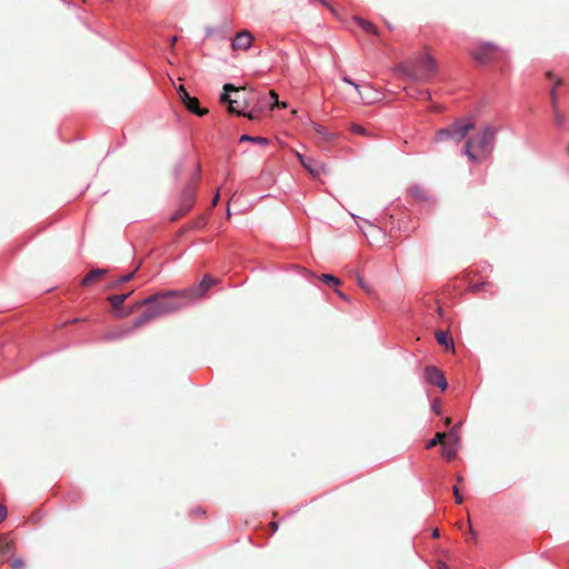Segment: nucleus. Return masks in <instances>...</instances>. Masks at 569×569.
<instances>
[{
	"mask_svg": "<svg viewBox=\"0 0 569 569\" xmlns=\"http://www.w3.org/2000/svg\"><path fill=\"white\" fill-rule=\"evenodd\" d=\"M452 490H453V495H455V500H456V502H457V503H461V502H462V500H463V498H462V496H461V493H460V491H459L458 487H457V486H453Z\"/></svg>",
	"mask_w": 569,
	"mask_h": 569,
	"instance_id": "cd10ccee",
	"label": "nucleus"
},
{
	"mask_svg": "<svg viewBox=\"0 0 569 569\" xmlns=\"http://www.w3.org/2000/svg\"><path fill=\"white\" fill-rule=\"evenodd\" d=\"M23 563L24 562H23V560L21 558H16V559L12 560L11 567H12V569H20V568L23 567Z\"/></svg>",
	"mask_w": 569,
	"mask_h": 569,
	"instance_id": "c85d7f7f",
	"label": "nucleus"
},
{
	"mask_svg": "<svg viewBox=\"0 0 569 569\" xmlns=\"http://www.w3.org/2000/svg\"><path fill=\"white\" fill-rule=\"evenodd\" d=\"M436 338H437V341H438L441 346L446 347L447 349H448L449 347H452V348H453V341H452V339L448 336V333H447V332H445V331H438V332L436 333Z\"/></svg>",
	"mask_w": 569,
	"mask_h": 569,
	"instance_id": "6ab92c4d",
	"label": "nucleus"
},
{
	"mask_svg": "<svg viewBox=\"0 0 569 569\" xmlns=\"http://www.w3.org/2000/svg\"><path fill=\"white\" fill-rule=\"evenodd\" d=\"M188 211H182V204L179 203V207L178 209L172 213V216L170 217V220L171 221H177L179 220L181 217H183Z\"/></svg>",
	"mask_w": 569,
	"mask_h": 569,
	"instance_id": "a878e982",
	"label": "nucleus"
},
{
	"mask_svg": "<svg viewBox=\"0 0 569 569\" xmlns=\"http://www.w3.org/2000/svg\"><path fill=\"white\" fill-rule=\"evenodd\" d=\"M199 170H200V166L198 164L197 167V173L194 174L193 178H191V180L189 181V183L184 187L182 193H181V198H180V201L179 203L182 204V211H189L193 203H194V198H196V192H197V184H198V181H199Z\"/></svg>",
	"mask_w": 569,
	"mask_h": 569,
	"instance_id": "39448f33",
	"label": "nucleus"
},
{
	"mask_svg": "<svg viewBox=\"0 0 569 569\" xmlns=\"http://www.w3.org/2000/svg\"><path fill=\"white\" fill-rule=\"evenodd\" d=\"M302 166L313 176H318L320 173V170L312 158L307 157V161H305Z\"/></svg>",
	"mask_w": 569,
	"mask_h": 569,
	"instance_id": "aec40b11",
	"label": "nucleus"
},
{
	"mask_svg": "<svg viewBox=\"0 0 569 569\" xmlns=\"http://www.w3.org/2000/svg\"><path fill=\"white\" fill-rule=\"evenodd\" d=\"M176 41H177V37L176 36L170 39L171 44H174Z\"/></svg>",
	"mask_w": 569,
	"mask_h": 569,
	"instance_id": "a19ab883",
	"label": "nucleus"
},
{
	"mask_svg": "<svg viewBox=\"0 0 569 569\" xmlns=\"http://www.w3.org/2000/svg\"><path fill=\"white\" fill-rule=\"evenodd\" d=\"M134 272L136 271H132V272H129V273H127L124 276L119 277L120 278V282L126 283L129 280H131L133 278Z\"/></svg>",
	"mask_w": 569,
	"mask_h": 569,
	"instance_id": "7c9ffc66",
	"label": "nucleus"
},
{
	"mask_svg": "<svg viewBox=\"0 0 569 569\" xmlns=\"http://www.w3.org/2000/svg\"><path fill=\"white\" fill-rule=\"evenodd\" d=\"M320 3H322L323 6H328V1L327 0H318Z\"/></svg>",
	"mask_w": 569,
	"mask_h": 569,
	"instance_id": "c03bdc74",
	"label": "nucleus"
},
{
	"mask_svg": "<svg viewBox=\"0 0 569 569\" xmlns=\"http://www.w3.org/2000/svg\"><path fill=\"white\" fill-rule=\"evenodd\" d=\"M336 292H337L341 298L346 299L345 295H343L341 291L336 290Z\"/></svg>",
	"mask_w": 569,
	"mask_h": 569,
	"instance_id": "79ce46f5",
	"label": "nucleus"
},
{
	"mask_svg": "<svg viewBox=\"0 0 569 569\" xmlns=\"http://www.w3.org/2000/svg\"><path fill=\"white\" fill-rule=\"evenodd\" d=\"M320 279L323 283L329 286H339L341 283V281L337 277L329 273H323Z\"/></svg>",
	"mask_w": 569,
	"mask_h": 569,
	"instance_id": "5701e85b",
	"label": "nucleus"
},
{
	"mask_svg": "<svg viewBox=\"0 0 569 569\" xmlns=\"http://www.w3.org/2000/svg\"><path fill=\"white\" fill-rule=\"evenodd\" d=\"M446 438H448V435L446 433H437L432 439H430L427 445H426V448L427 449H431L433 447H436L438 443H443V441L446 440Z\"/></svg>",
	"mask_w": 569,
	"mask_h": 569,
	"instance_id": "412c9836",
	"label": "nucleus"
},
{
	"mask_svg": "<svg viewBox=\"0 0 569 569\" xmlns=\"http://www.w3.org/2000/svg\"><path fill=\"white\" fill-rule=\"evenodd\" d=\"M132 293V291L122 293V295H112L108 297V301L112 306L113 309H120L122 303L128 299V297Z\"/></svg>",
	"mask_w": 569,
	"mask_h": 569,
	"instance_id": "f3484780",
	"label": "nucleus"
},
{
	"mask_svg": "<svg viewBox=\"0 0 569 569\" xmlns=\"http://www.w3.org/2000/svg\"><path fill=\"white\" fill-rule=\"evenodd\" d=\"M560 84H561V80L558 79L555 83V87L550 91V100H551V104H552L555 122L558 127H561L565 122V118L558 109V97L556 93V88Z\"/></svg>",
	"mask_w": 569,
	"mask_h": 569,
	"instance_id": "f8f14e48",
	"label": "nucleus"
},
{
	"mask_svg": "<svg viewBox=\"0 0 569 569\" xmlns=\"http://www.w3.org/2000/svg\"><path fill=\"white\" fill-rule=\"evenodd\" d=\"M174 297H179L178 291H167L164 293L150 296L140 301L137 307L148 306V309L134 320L132 329L139 328L156 318L181 309L184 306V302L171 300V298Z\"/></svg>",
	"mask_w": 569,
	"mask_h": 569,
	"instance_id": "f03ea898",
	"label": "nucleus"
},
{
	"mask_svg": "<svg viewBox=\"0 0 569 569\" xmlns=\"http://www.w3.org/2000/svg\"><path fill=\"white\" fill-rule=\"evenodd\" d=\"M7 508L4 506H0V522H2L7 517Z\"/></svg>",
	"mask_w": 569,
	"mask_h": 569,
	"instance_id": "72a5a7b5",
	"label": "nucleus"
},
{
	"mask_svg": "<svg viewBox=\"0 0 569 569\" xmlns=\"http://www.w3.org/2000/svg\"><path fill=\"white\" fill-rule=\"evenodd\" d=\"M439 536H440L439 530H438V529H435V530L432 531V537H433V538H439Z\"/></svg>",
	"mask_w": 569,
	"mask_h": 569,
	"instance_id": "ea45409f",
	"label": "nucleus"
},
{
	"mask_svg": "<svg viewBox=\"0 0 569 569\" xmlns=\"http://www.w3.org/2000/svg\"><path fill=\"white\" fill-rule=\"evenodd\" d=\"M355 21L357 22V24L366 32L368 33H372V34H377V29L376 27L368 20H365L360 17H356L355 18Z\"/></svg>",
	"mask_w": 569,
	"mask_h": 569,
	"instance_id": "a211bd4d",
	"label": "nucleus"
},
{
	"mask_svg": "<svg viewBox=\"0 0 569 569\" xmlns=\"http://www.w3.org/2000/svg\"><path fill=\"white\" fill-rule=\"evenodd\" d=\"M216 280L210 276H204L197 288H190L188 290L179 292V297L183 299L184 305L188 301L194 300L204 295V292L214 284Z\"/></svg>",
	"mask_w": 569,
	"mask_h": 569,
	"instance_id": "423d86ee",
	"label": "nucleus"
},
{
	"mask_svg": "<svg viewBox=\"0 0 569 569\" xmlns=\"http://www.w3.org/2000/svg\"><path fill=\"white\" fill-rule=\"evenodd\" d=\"M132 329H128V330H123V331H119V332H111L107 336V339H118V338H121V337H124L127 336Z\"/></svg>",
	"mask_w": 569,
	"mask_h": 569,
	"instance_id": "bb28decb",
	"label": "nucleus"
},
{
	"mask_svg": "<svg viewBox=\"0 0 569 569\" xmlns=\"http://www.w3.org/2000/svg\"><path fill=\"white\" fill-rule=\"evenodd\" d=\"M432 410L437 413H439V405L438 403H433L432 405Z\"/></svg>",
	"mask_w": 569,
	"mask_h": 569,
	"instance_id": "58836bf2",
	"label": "nucleus"
},
{
	"mask_svg": "<svg viewBox=\"0 0 569 569\" xmlns=\"http://www.w3.org/2000/svg\"><path fill=\"white\" fill-rule=\"evenodd\" d=\"M342 81H343V82H346V83H348V84H350V86H352V87L357 90V92H358V94H359V98H360L365 103H370V102H371L368 98H366V97L363 96V93H362V91H361V89L371 90V87H370V86H363V87H361L360 84H358V83L353 82V81H352L349 77H347V76H343V77H342Z\"/></svg>",
	"mask_w": 569,
	"mask_h": 569,
	"instance_id": "2eb2a0df",
	"label": "nucleus"
},
{
	"mask_svg": "<svg viewBox=\"0 0 569 569\" xmlns=\"http://www.w3.org/2000/svg\"><path fill=\"white\" fill-rule=\"evenodd\" d=\"M487 283L482 282V283H477L475 286H472V290L473 291H479L482 287H485Z\"/></svg>",
	"mask_w": 569,
	"mask_h": 569,
	"instance_id": "f704fd0d",
	"label": "nucleus"
},
{
	"mask_svg": "<svg viewBox=\"0 0 569 569\" xmlns=\"http://www.w3.org/2000/svg\"><path fill=\"white\" fill-rule=\"evenodd\" d=\"M270 528L272 530V533H274L278 530V523L277 522H270Z\"/></svg>",
	"mask_w": 569,
	"mask_h": 569,
	"instance_id": "e433bc0d",
	"label": "nucleus"
},
{
	"mask_svg": "<svg viewBox=\"0 0 569 569\" xmlns=\"http://www.w3.org/2000/svg\"><path fill=\"white\" fill-rule=\"evenodd\" d=\"M12 542L7 539H0V551L7 553L11 550Z\"/></svg>",
	"mask_w": 569,
	"mask_h": 569,
	"instance_id": "b1692460",
	"label": "nucleus"
},
{
	"mask_svg": "<svg viewBox=\"0 0 569 569\" xmlns=\"http://www.w3.org/2000/svg\"><path fill=\"white\" fill-rule=\"evenodd\" d=\"M425 379L429 385L437 386L441 390H446L447 388V381L443 373L433 366L426 367Z\"/></svg>",
	"mask_w": 569,
	"mask_h": 569,
	"instance_id": "9d476101",
	"label": "nucleus"
},
{
	"mask_svg": "<svg viewBox=\"0 0 569 569\" xmlns=\"http://www.w3.org/2000/svg\"><path fill=\"white\" fill-rule=\"evenodd\" d=\"M122 284V282H120V278H117L112 281H110V283L108 284V289H116L118 287H120Z\"/></svg>",
	"mask_w": 569,
	"mask_h": 569,
	"instance_id": "2f4dec72",
	"label": "nucleus"
},
{
	"mask_svg": "<svg viewBox=\"0 0 569 569\" xmlns=\"http://www.w3.org/2000/svg\"><path fill=\"white\" fill-rule=\"evenodd\" d=\"M457 481L461 482V481H462V477H461V476H459V477L457 478Z\"/></svg>",
	"mask_w": 569,
	"mask_h": 569,
	"instance_id": "a18cd8bd",
	"label": "nucleus"
},
{
	"mask_svg": "<svg viewBox=\"0 0 569 569\" xmlns=\"http://www.w3.org/2000/svg\"><path fill=\"white\" fill-rule=\"evenodd\" d=\"M447 568H448L447 565L443 562L439 566V569H447Z\"/></svg>",
	"mask_w": 569,
	"mask_h": 569,
	"instance_id": "37998d69",
	"label": "nucleus"
},
{
	"mask_svg": "<svg viewBox=\"0 0 569 569\" xmlns=\"http://www.w3.org/2000/svg\"><path fill=\"white\" fill-rule=\"evenodd\" d=\"M410 193L415 197V198H418V199H422L425 198V191L418 187V186H413L410 188Z\"/></svg>",
	"mask_w": 569,
	"mask_h": 569,
	"instance_id": "393cba45",
	"label": "nucleus"
},
{
	"mask_svg": "<svg viewBox=\"0 0 569 569\" xmlns=\"http://www.w3.org/2000/svg\"><path fill=\"white\" fill-rule=\"evenodd\" d=\"M219 197H220V196H219V192H217V193H216V196H214V197H213V199H212V206H213V207H214V206H217V203H218V201H219Z\"/></svg>",
	"mask_w": 569,
	"mask_h": 569,
	"instance_id": "4c0bfd02",
	"label": "nucleus"
},
{
	"mask_svg": "<svg viewBox=\"0 0 569 569\" xmlns=\"http://www.w3.org/2000/svg\"><path fill=\"white\" fill-rule=\"evenodd\" d=\"M499 128L486 124L478 133L471 136L465 142L462 153L468 157L471 162H479L476 151L482 156L492 153L496 146V136Z\"/></svg>",
	"mask_w": 569,
	"mask_h": 569,
	"instance_id": "7ed1b4c3",
	"label": "nucleus"
},
{
	"mask_svg": "<svg viewBox=\"0 0 569 569\" xmlns=\"http://www.w3.org/2000/svg\"><path fill=\"white\" fill-rule=\"evenodd\" d=\"M243 141L257 142V143H260L262 146H267L268 144V139H266L263 137H251V136H248V134H243V136L240 137V142H243Z\"/></svg>",
	"mask_w": 569,
	"mask_h": 569,
	"instance_id": "4be33fe9",
	"label": "nucleus"
},
{
	"mask_svg": "<svg viewBox=\"0 0 569 569\" xmlns=\"http://www.w3.org/2000/svg\"><path fill=\"white\" fill-rule=\"evenodd\" d=\"M358 283L365 291L370 292L369 286H367L361 277H358Z\"/></svg>",
	"mask_w": 569,
	"mask_h": 569,
	"instance_id": "473e14b6",
	"label": "nucleus"
},
{
	"mask_svg": "<svg viewBox=\"0 0 569 569\" xmlns=\"http://www.w3.org/2000/svg\"><path fill=\"white\" fill-rule=\"evenodd\" d=\"M351 130L352 132L357 133V134H365L366 133V129L359 124H352L351 127Z\"/></svg>",
	"mask_w": 569,
	"mask_h": 569,
	"instance_id": "c756f323",
	"label": "nucleus"
},
{
	"mask_svg": "<svg viewBox=\"0 0 569 569\" xmlns=\"http://www.w3.org/2000/svg\"><path fill=\"white\" fill-rule=\"evenodd\" d=\"M312 128L321 137L323 141H332L336 139V134L332 132H329L323 126L312 122Z\"/></svg>",
	"mask_w": 569,
	"mask_h": 569,
	"instance_id": "dca6fc26",
	"label": "nucleus"
},
{
	"mask_svg": "<svg viewBox=\"0 0 569 569\" xmlns=\"http://www.w3.org/2000/svg\"><path fill=\"white\" fill-rule=\"evenodd\" d=\"M473 128L475 122L471 119H458L450 126L439 129L435 134V140L437 142L452 140L459 143Z\"/></svg>",
	"mask_w": 569,
	"mask_h": 569,
	"instance_id": "20e7f679",
	"label": "nucleus"
},
{
	"mask_svg": "<svg viewBox=\"0 0 569 569\" xmlns=\"http://www.w3.org/2000/svg\"><path fill=\"white\" fill-rule=\"evenodd\" d=\"M179 96H180L182 102L184 103L186 108L190 112H192L199 117H202L208 112L207 109H203L199 106L198 99L194 97H191L182 86L179 89Z\"/></svg>",
	"mask_w": 569,
	"mask_h": 569,
	"instance_id": "1a4fd4ad",
	"label": "nucleus"
},
{
	"mask_svg": "<svg viewBox=\"0 0 569 569\" xmlns=\"http://www.w3.org/2000/svg\"><path fill=\"white\" fill-rule=\"evenodd\" d=\"M501 51L499 48L493 46L490 42H486L483 44H480L478 48L475 49L472 52V56L475 60H477L480 63H487L495 59H497L499 56H501Z\"/></svg>",
	"mask_w": 569,
	"mask_h": 569,
	"instance_id": "0eeeda50",
	"label": "nucleus"
},
{
	"mask_svg": "<svg viewBox=\"0 0 569 569\" xmlns=\"http://www.w3.org/2000/svg\"><path fill=\"white\" fill-rule=\"evenodd\" d=\"M459 446V436L457 433V426L453 427L448 433V438L442 443V456L447 460H451L456 457Z\"/></svg>",
	"mask_w": 569,
	"mask_h": 569,
	"instance_id": "6e6552de",
	"label": "nucleus"
},
{
	"mask_svg": "<svg viewBox=\"0 0 569 569\" xmlns=\"http://www.w3.org/2000/svg\"><path fill=\"white\" fill-rule=\"evenodd\" d=\"M222 103L228 104V111L238 116H243L250 120L258 119L264 108L274 107L284 109L286 102H279L274 91L268 94L258 96L253 92H247L244 89H237L232 84H224L223 93L220 97Z\"/></svg>",
	"mask_w": 569,
	"mask_h": 569,
	"instance_id": "f257e3e1",
	"label": "nucleus"
},
{
	"mask_svg": "<svg viewBox=\"0 0 569 569\" xmlns=\"http://www.w3.org/2000/svg\"><path fill=\"white\" fill-rule=\"evenodd\" d=\"M107 273L106 269H92L89 273L86 274V277L82 279L81 283L82 286H90L94 280L102 277Z\"/></svg>",
	"mask_w": 569,
	"mask_h": 569,
	"instance_id": "4468645a",
	"label": "nucleus"
},
{
	"mask_svg": "<svg viewBox=\"0 0 569 569\" xmlns=\"http://www.w3.org/2000/svg\"><path fill=\"white\" fill-rule=\"evenodd\" d=\"M297 158L299 159L300 163L302 164L305 161H307V157H305L303 154L297 152L296 153Z\"/></svg>",
	"mask_w": 569,
	"mask_h": 569,
	"instance_id": "c9c22d12",
	"label": "nucleus"
},
{
	"mask_svg": "<svg viewBox=\"0 0 569 569\" xmlns=\"http://www.w3.org/2000/svg\"><path fill=\"white\" fill-rule=\"evenodd\" d=\"M420 64L423 71L422 78H429L436 73V61L430 54H425Z\"/></svg>",
	"mask_w": 569,
	"mask_h": 569,
	"instance_id": "ddd939ff",
	"label": "nucleus"
},
{
	"mask_svg": "<svg viewBox=\"0 0 569 569\" xmlns=\"http://www.w3.org/2000/svg\"><path fill=\"white\" fill-rule=\"evenodd\" d=\"M252 39L251 32L247 30L240 31L232 39L231 47L233 50L247 51L251 47Z\"/></svg>",
	"mask_w": 569,
	"mask_h": 569,
	"instance_id": "9b49d317",
	"label": "nucleus"
}]
</instances>
